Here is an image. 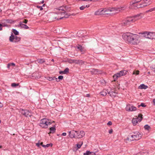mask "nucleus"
Returning a JSON list of instances; mask_svg holds the SVG:
<instances>
[{"mask_svg": "<svg viewBox=\"0 0 155 155\" xmlns=\"http://www.w3.org/2000/svg\"><path fill=\"white\" fill-rule=\"evenodd\" d=\"M85 134L84 132L83 131H78V134L76 136L77 138H81L83 137Z\"/></svg>", "mask_w": 155, "mask_h": 155, "instance_id": "14", "label": "nucleus"}, {"mask_svg": "<svg viewBox=\"0 0 155 155\" xmlns=\"http://www.w3.org/2000/svg\"><path fill=\"white\" fill-rule=\"evenodd\" d=\"M144 128L145 130H149L150 128V127L148 125H146L144 126Z\"/></svg>", "mask_w": 155, "mask_h": 155, "instance_id": "33", "label": "nucleus"}, {"mask_svg": "<svg viewBox=\"0 0 155 155\" xmlns=\"http://www.w3.org/2000/svg\"><path fill=\"white\" fill-rule=\"evenodd\" d=\"M6 21L8 23H11L12 22V20H9L8 19H7L6 20Z\"/></svg>", "mask_w": 155, "mask_h": 155, "instance_id": "44", "label": "nucleus"}, {"mask_svg": "<svg viewBox=\"0 0 155 155\" xmlns=\"http://www.w3.org/2000/svg\"><path fill=\"white\" fill-rule=\"evenodd\" d=\"M91 155H96L95 153L94 152H91Z\"/></svg>", "mask_w": 155, "mask_h": 155, "instance_id": "54", "label": "nucleus"}, {"mask_svg": "<svg viewBox=\"0 0 155 155\" xmlns=\"http://www.w3.org/2000/svg\"><path fill=\"white\" fill-rule=\"evenodd\" d=\"M126 8V7L125 6L122 7L120 6L119 8H113L111 9L110 11V12L116 11L117 12H116L117 13L119 12L125 10Z\"/></svg>", "mask_w": 155, "mask_h": 155, "instance_id": "12", "label": "nucleus"}, {"mask_svg": "<svg viewBox=\"0 0 155 155\" xmlns=\"http://www.w3.org/2000/svg\"><path fill=\"white\" fill-rule=\"evenodd\" d=\"M153 11H154V10H153V8H150L149 10H148L146 11V12L147 13V12H152Z\"/></svg>", "mask_w": 155, "mask_h": 155, "instance_id": "42", "label": "nucleus"}, {"mask_svg": "<svg viewBox=\"0 0 155 155\" xmlns=\"http://www.w3.org/2000/svg\"><path fill=\"white\" fill-rule=\"evenodd\" d=\"M153 104H154V105H155V99H153Z\"/></svg>", "mask_w": 155, "mask_h": 155, "instance_id": "60", "label": "nucleus"}, {"mask_svg": "<svg viewBox=\"0 0 155 155\" xmlns=\"http://www.w3.org/2000/svg\"><path fill=\"white\" fill-rule=\"evenodd\" d=\"M143 1H145L146 2H148L150 1H151L150 0H143Z\"/></svg>", "mask_w": 155, "mask_h": 155, "instance_id": "59", "label": "nucleus"}, {"mask_svg": "<svg viewBox=\"0 0 155 155\" xmlns=\"http://www.w3.org/2000/svg\"><path fill=\"white\" fill-rule=\"evenodd\" d=\"M148 88V86L147 85H144L143 84H141L139 87V88L140 89H145Z\"/></svg>", "mask_w": 155, "mask_h": 155, "instance_id": "21", "label": "nucleus"}, {"mask_svg": "<svg viewBox=\"0 0 155 155\" xmlns=\"http://www.w3.org/2000/svg\"><path fill=\"white\" fill-rule=\"evenodd\" d=\"M122 37L125 41L133 45H137L140 42V37L138 35L127 33L124 34Z\"/></svg>", "mask_w": 155, "mask_h": 155, "instance_id": "1", "label": "nucleus"}, {"mask_svg": "<svg viewBox=\"0 0 155 155\" xmlns=\"http://www.w3.org/2000/svg\"><path fill=\"white\" fill-rule=\"evenodd\" d=\"M82 62V61L80 60H78V61L77 62V61L76 60H74L73 59H69L68 60V62L71 64H72L74 63H79L80 62Z\"/></svg>", "mask_w": 155, "mask_h": 155, "instance_id": "18", "label": "nucleus"}, {"mask_svg": "<svg viewBox=\"0 0 155 155\" xmlns=\"http://www.w3.org/2000/svg\"><path fill=\"white\" fill-rule=\"evenodd\" d=\"M107 92H108L106 90H104L100 92V94L101 95L103 96H106L107 94Z\"/></svg>", "mask_w": 155, "mask_h": 155, "instance_id": "25", "label": "nucleus"}, {"mask_svg": "<svg viewBox=\"0 0 155 155\" xmlns=\"http://www.w3.org/2000/svg\"><path fill=\"white\" fill-rule=\"evenodd\" d=\"M78 144H80V145H81H81L83 144V142L81 141V142H79V143Z\"/></svg>", "mask_w": 155, "mask_h": 155, "instance_id": "56", "label": "nucleus"}, {"mask_svg": "<svg viewBox=\"0 0 155 155\" xmlns=\"http://www.w3.org/2000/svg\"><path fill=\"white\" fill-rule=\"evenodd\" d=\"M154 11H155V7L153 8Z\"/></svg>", "mask_w": 155, "mask_h": 155, "instance_id": "64", "label": "nucleus"}, {"mask_svg": "<svg viewBox=\"0 0 155 155\" xmlns=\"http://www.w3.org/2000/svg\"><path fill=\"white\" fill-rule=\"evenodd\" d=\"M77 48L78 49H79L82 54H84V52L86 50L84 48L80 45H79L77 47Z\"/></svg>", "mask_w": 155, "mask_h": 155, "instance_id": "17", "label": "nucleus"}, {"mask_svg": "<svg viewBox=\"0 0 155 155\" xmlns=\"http://www.w3.org/2000/svg\"><path fill=\"white\" fill-rule=\"evenodd\" d=\"M28 22V20L27 19H24L23 20V21H21V22L22 23V24L23 23H25V24H27Z\"/></svg>", "mask_w": 155, "mask_h": 155, "instance_id": "41", "label": "nucleus"}, {"mask_svg": "<svg viewBox=\"0 0 155 155\" xmlns=\"http://www.w3.org/2000/svg\"><path fill=\"white\" fill-rule=\"evenodd\" d=\"M50 133H49L48 134H50V133L53 134L55 132V130H56V129L55 128V127H51L50 129Z\"/></svg>", "mask_w": 155, "mask_h": 155, "instance_id": "23", "label": "nucleus"}, {"mask_svg": "<svg viewBox=\"0 0 155 155\" xmlns=\"http://www.w3.org/2000/svg\"><path fill=\"white\" fill-rule=\"evenodd\" d=\"M85 8V5H82L81 7H80V9L81 10H83Z\"/></svg>", "mask_w": 155, "mask_h": 155, "instance_id": "43", "label": "nucleus"}, {"mask_svg": "<svg viewBox=\"0 0 155 155\" xmlns=\"http://www.w3.org/2000/svg\"><path fill=\"white\" fill-rule=\"evenodd\" d=\"M15 36L13 35L12 33L11 36L10 37L9 40L10 42H14V40H15Z\"/></svg>", "mask_w": 155, "mask_h": 155, "instance_id": "22", "label": "nucleus"}, {"mask_svg": "<svg viewBox=\"0 0 155 155\" xmlns=\"http://www.w3.org/2000/svg\"><path fill=\"white\" fill-rule=\"evenodd\" d=\"M3 105L0 102V108L1 107H2Z\"/></svg>", "mask_w": 155, "mask_h": 155, "instance_id": "58", "label": "nucleus"}, {"mask_svg": "<svg viewBox=\"0 0 155 155\" xmlns=\"http://www.w3.org/2000/svg\"><path fill=\"white\" fill-rule=\"evenodd\" d=\"M15 65V64L14 63H9L7 65V68L9 69L10 68V66H13L14 67Z\"/></svg>", "mask_w": 155, "mask_h": 155, "instance_id": "27", "label": "nucleus"}, {"mask_svg": "<svg viewBox=\"0 0 155 155\" xmlns=\"http://www.w3.org/2000/svg\"><path fill=\"white\" fill-rule=\"evenodd\" d=\"M18 85H19L18 84H16L15 83H13L11 84V86L13 87L17 86H18Z\"/></svg>", "mask_w": 155, "mask_h": 155, "instance_id": "39", "label": "nucleus"}, {"mask_svg": "<svg viewBox=\"0 0 155 155\" xmlns=\"http://www.w3.org/2000/svg\"><path fill=\"white\" fill-rule=\"evenodd\" d=\"M69 133L68 136L69 137L71 138H77L76 136L78 134V131H75L74 130H72L71 131H68Z\"/></svg>", "mask_w": 155, "mask_h": 155, "instance_id": "11", "label": "nucleus"}, {"mask_svg": "<svg viewBox=\"0 0 155 155\" xmlns=\"http://www.w3.org/2000/svg\"><path fill=\"white\" fill-rule=\"evenodd\" d=\"M69 72V69L68 68H66L63 71L64 74H66Z\"/></svg>", "mask_w": 155, "mask_h": 155, "instance_id": "37", "label": "nucleus"}, {"mask_svg": "<svg viewBox=\"0 0 155 155\" xmlns=\"http://www.w3.org/2000/svg\"><path fill=\"white\" fill-rule=\"evenodd\" d=\"M91 152L89 151H87L86 153H84V155H91Z\"/></svg>", "mask_w": 155, "mask_h": 155, "instance_id": "35", "label": "nucleus"}, {"mask_svg": "<svg viewBox=\"0 0 155 155\" xmlns=\"http://www.w3.org/2000/svg\"><path fill=\"white\" fill-rule=\"evenodd\" d=\"M20 38L19 37L15 36L14 42H17L19 41L20 40Z\"/></svg>", "mask_w": 155, "mask_h": 155, "instance_id": "28", "label": "nucleus"}, {"mask_svg": "<svg viewBox=\"0 0 155 155\" xmlns=\"http://www.w3.org/2000/svg\"><path fill=\"white\" fill-rule=\"evenodd\" d=\"M3 26V25L2 24H0V31H1L2 30V27ZM3 26H8V25H3Z\"/></svg>", "mask_w": 155, "mask_h": 155, "instance_id": "40", "label": "nucleus"}, {"mask_svg": "<svg viewBox=\"0 0 155 155\" xmlns=\"http://www.w3.org/2000/svg\"><path fill=\"white\" fill-rule=\"evenodd\" d=\"M18 27H20L21 28H24L25 29H28L29 28V27L26 25L22 24L21 21L19 22V24L18 25Z\"/></svg>", "mask_w": 155, "mask_h": 155, "instance_id": "19", "label": "nucleus"}, {"mask_svg": "<svg viewBox=\"0 0 155 155\" xmlns=\"http://www.w3.org/2000/svg\"><path fill=\"white\" fill-rule=\"evenodd\" d=\"M141 106H142L143 107H145L146 106V105L144 104L143 103H141L140 104Z\"/></svg>", "mask_w": 155, "mask_h": 155, "instance_id": "47", "label": "nucleus"}, {"mask_svg": "<svg viewBox=\"0 0 155 155\" xmlns=\"http://www.w3.org/2000/svg\"><path fill=\"white\" fill-rule=\"evenodd\" d=\"M69 15H68V14H67V13H66L64 16L62 17H60L59 18H58L57 19V20L61 19H62L63 18H67L68 17V16H69Z\"/></svg>", "mask_w": 155, "mask_h": 155, "instance_id": "29", "label": "nucleus"}, {"mask_svg": "<svg viewBox=\"0 0 155 155\" xmlns=\"http://www.w3.org/2000/svg\"><path fill=\"white\" fill-rule=\"evenodd\" d=\"M122 76V75L120 73V71L117 73V74H114L113 77L114 79V81H115L118 78Z\"/></svg>", "mask_w": 155, "mask_h": 155, "instance_id": "16", "label": "nucleus"}, {"mask_svg": "<svg viewBox=\"0 0 155 155\" xmlns=\"http://www.w3.org/2000/svg\"><path fill=\"white\" fill-rule=\"evenodd\" d=\"M59 73H60V74H63V73H63V71H60L59 72Z\"/></svg>", "mask_w": 155, "mask_h": 155, "instance_id": "57", "label": "nucleus"}, {"mask_svg": "<svg viewBox=\"0 0 155 155\" xmlns=\"http://www.w3.org/2000/svg\"><path fill=\"white\" fill-rule=\"evenodd\" d=\"M151 3L152 2L150 1L148 2H146L145 1H143L140 4L134 5V7H137V8H143L150 5Z\"/></svg>", "mask_w": 155, "mask_h": 155, "instance_id": "6", "label": "nucleus"}, {"mask_svg": "<svg viewBox=\"0 0 155 155\" xmlns=\"http://www.w3.org/2000/svg\"><path fill=\"white\" fill-rule=\"evenodd\" d=\"M52 123L48 119L46 118H43L40 121V126L43 128H47L48 125H50Z\"/></svg>", "mask_w": 155, "mask_h": 155, "instance_id": "4", "label": "nucleus"}, {"mask_svg": "<svg viewBox=\"0 0 155 155\" xmlns=\"http://www.w3.org/2000/svg\"><path fill=\"white\" fill-rule=\"evenodd\" d=\"M112 123L110 121H109L107 123V125H112Z\"/></svg>", "mask_w": 155, "mask_h": 155, "instance_id": "48", "label": "nucleus"}, {"mask_svg": "<svg viewBox=\"0 0 155 155\" xmlns=\"http://www.w3.org/2000/svg\"><path fill=\"white\" fill-rule=\"evenodd\" d=\"M142 34L146 38L155 39V32L145 31Z\"/></svg>", "mask_w": 155, "mask_h": 155, "instance_id": "5", "label": "nucleus"}, {"mask_svg": "<svg viewBox=\"0 0 155 155\" xmlns=\"http://www.w3.org/2000/svg\"><path fill=\"white\" fill-rule=\"evenodd\" d=\"M108 94L111 97H115L117 93L113 91H111V92H108Z\"/></svg>", "mask_w": 155, "mask_h": 155, "instance_id": "20", "label": "nucleus"}, {"mask_svg": "<svg viewBox=\"0 0 155 155\" xmlns=\"http://www.w3.org/2000/svg\"><path fill=\"white\" fill-rule=\"evenodd\" d=\"M127 71L125 70H123L120 71V73L122 76L125 75L127 74Z\"/></svg>", "mask_w": 155, "mask_h": 155, "instance_id": "26", "label": "nucleus"}, {"mask_svg": "<svg viewBox=\"0 0 155 155\" xmlns=\"http://www.w3.org/2000/svg\"><path fill=\"white\" fill-rule=\"evenodd\" d=\"M20 112L21 113L26 117H31L32 115L31 112L27 110L20 109Z\"/></svg>", "mask_w": 155, "mask_h": 155, "instance_id": "9", "label": "nucleus"}, {"mask_svg": "<svg viewBox=\"0 0 155 155\" xmlns=\"http://www.w3.org/2000/svg\"><path fill=\"white\" fill-rule=\"evenodd\" d=\"M142 0H133L134 2H130V4L131 5H133L134 6V5H136V3H137L139 2L140 1H141Z\"/></svg>", "mask_w": 155, "mask_h": 155, "instance_id": "24", "label": "nucleus"}, {"mask_svg": "<svg viewBox=\"0 0 155 155\" xmlns=\"http://www.w3.org/2000/svg\"><path fill=\"white\" fill-rule=\"evenodd\" d=\"M40 145H41L42 146V145H44L43 144V142H41V143H40Z\"/></svg>", "mask_w": 155, "mask_h": 155, "instance_id": "62", "label": "nucleus"}, {"mask_svg": "<svg viewBox=\"0 0 155 155\" xmlns=\"http://www.w3.org/2000/svg\"><path fill=\"white\" fill-rule=\"evenodd\" d=\"M77 146L78 147V148H80L81 147V145L77 144Z\"/></svg>", "mask_w": 155, "mask_h": 155, "instance_id": "52", "label": "nucleus"}, {"mask_svg": "<svg viewBox=\"0 0 155 155\" xmlns=\"http://www.w3.org/2000/svg\"><path fill=\"white\" fill-rule=\"evenodd\" d=\"M50 144L51 145V146H52V144L51 143V144H47L46 145H43L42 147L45 148L46 147H48L50 146Z\"/></svg>", "mask_w": 155, "mask_h": 155, "instance_id": "38", "label": "nucleus"}, {"mask_svg": "<svg viewBox=\"0 0 155 155\" xmlns=\"http://www.w3.org/2000/svg\"><path fill=\"white\" fill-rule=\"evenodd\" d=\"M143 115L141 114H139L138 117L136 118H133L132 120V122L134 125L135 126L137 124L138 122H140L142 119Z\"/></svg>", "mask_w": 155, "mask_h": 155, "instance_id": "8", "label": "nucleus"}, {"mask_svg": "<svg viewBox=\"0 0 155 155\" xmlns=\"http://www.w3.org/2000/svg\"><path fill=\"white\" fill-rule=\"evenodd\" d=\"M126 110L128 111H133L136 110L137 108L132 104H128L127 105Z\"/></svg>", "mask_w": 155, "mask_h": 155, "instance_id": "10", "label": "nucleus"}, {"mask_svg": "<svg viewBox=\"0 0 155 155\" xmlns=\"http://www.w3.org/2000/svg\"><path fill=\"white\" fill-rule=\"evenodd\" d=\"M150 68L152 69H153V71L155 72V67H151Z\"/></svg>", "mask_w": 155, "mask_h": 155, "instance_id": "50", "label": "nucleus"}, {"mask_svg": "<svg viewBox=\"0 0 155 155\" xmlns=\"http://www.w3.org/2000/svg\"><path fill=\"white\" fill-rule=\"evenodd\" d=\"M12 31L15 35H18L19 34L18 32L15 29H13Z\"/></svg>", "mask_w": 155, "mask_h": 155, "instance_id": "30", "label": "nucleus"}, {"mask_svg": "<svg viewBox=\"0 0 155 155\" xmlns=\"http://www.w3.org/2000/svg\"><path fill=\"white\" fill-rule=\"evenodd\" d=\"M36 146L38 147H39L40 145V143H36Z\"/></svg>", "mask_w": 155, "mask_h": 155, "instance_id": "53", "label": "nucleus"}, {"mask_svg": "<svg viewBox=\"0 0 155 155\" xmlns=\"http://www.w3.org/2000/svg\"><path fill=\"white\" fill-rule=\"evenodd\" d=\"M63 76L62 75H60L58 76V79L59 80H62L63 79Z\"/></svg>", "mask_w": 155, "mask_h": 155, "instance_id": "46", "label": "nucleus"}, {"mask_svg": "<svg viewBox=\"0 0 155 155\" xmlns=\"http://www.w3.org/2000/svg\"><path fill=\"white\" fill-rule=\"evenodd\" d=\"M89 7V5H85V8L86 7H87V8H88Z\"/></svg>", "mask_w": 155, "mask_h": 155, "instance_id": "61", "label": "nucleus"}, {"mask_svg": "<svg viewBox=\"0 0 155 155\" xmlns=\"http://www.w3.org/2000/svg\"><path fill=\"white\" fill-rule=\"evenodd\" d=\"M65 11H69L70 10V9L68 7V8H66V9H64Z\"/></svg>", "mask_w": 155, "mask_h": 155, "instance_id": "49", "label": "nucleus"}, {"mask_svg": "<svg viewBox=\"0 0 155 155\" xmlns=\"http://www.w3.org/2000/svg\"><path fill=\"white\" fill-rule=\"evenodd\" d=\"M106 11V10L104 9L101 10L99 9L95 12L94 14L95 15H101L104 14H107V13H105ZM107 14H108V13H107Z\"/></svg>", "mask_w": 155, "mask_h": 155, "instance_id": "13", "label": "nucleus"}, {"mask_svg": "<svg viewBox=\"0 0 155 155\" xmlns=\"http://www.w3.org/2000/svg\"><path fill=\"white\" fill-rule=\"evenodd\" d=\"M139 71L138 70L136 71L135 70L134 71L133 74H136V75H137L139 74Z\"/></svg>", "mask_w": 155, "mask_h": 155, "instance_id": "34", "label": "nucleus"}, {"mask_svg": "<svg viewBox=\"0 0 155 155\" xmlns=\"http://www.w3.org/2000/svg\"><path fill=\"white\" fill-rule=\"evenodd\" d=\"M38 61L39 63L41 64L43 63L45 61L43 59H39L38 60Z\"/></svg>", "mask_w": 155, "mask_h": 155, "instance_id": "36", "label": "nucleus"}, {"mask_svg": "<svg viewBox=\"0 0 155 155\" xmlns=\"http://www.w3.org/2000/svg\"><path fill=\"white\" fill-rule=\"evenodd\" d=\"M48 80L49 81H51L52 80H54L55 79L57 80V78L54 77L53 78H52L51 77H49L48 78Z\"/></svg>", "mask_w": 155, "mask_h": 155, "instance_id": "31", "label": "nucleus"}, {"mask_svg": "<svg viewBox=\"0 0 155 155\" xmlns=\"http://www.w3.org/2000/svg\"><path fill=\"white\" fill-rule=\"evenodd\" d=\"M38 74L37 73H35L32 74V78H38L37 75Z\"/></svg>", "mask_w": 155, "mask_h": 155, "instance_id": "32", "label": "nucleus"}, {"mask_svg": "<svg viewBox=\"0 0 155 155\" xmlns=\"http://www.w3.org/2000/svg\"><path fill=\"white\" fill-rule=\"evenodd\" d=\"M142 135V134L141 133L138 132H136L132 133L130 136H129V137L126 139V140L130 141L138 140L141 138Z\"/></svg>", "mask_w": 155, "mask_h": 155, "instance_id": "3", "label": "nucleus"}, {"mask_svg": "<svg viewBox=\"0 0 155 155\" xmlns=\"http://www.w3.org/2000/svg\"><path fill=\"white\" fill-rule=\"evenodd\" d=\"M140 15H137L134 17L128 18L121 23L123 26H126L129 25L131 22H134L137 20L140 19L141 18Z\"/></svg>", "mask_w": 155, "mask_h": 155, "instance_id": "2", "label": "nucleus"}, {"mask_svg": "<svg viewBox=\"0 0 155 155\" xmlns=\"http://www.w3.org/2000/svg\"><path fill=\"white\" fill-rule=\"evenodd\" d=\"M113 132V130L111 129L109 130V133L110 134H111Z\"/></svg>", "mask_w": 155, "mask_h": 155, "instance_id": "51", "label": "nucleus"}, {"mask_svg": "<svg viewBox=\"0 0 155 155\" xmlns=\"http://www.w3.org/2000/svg\"><path fill=\"white\" fill-rule=\"evenodd\" d=\"M37 8H40V10L41 11L43 9V8L42 7V6H41L38 5L37 6Z\"/></svg>", "mask_w": 155, "mask_h": 155, "instance_id": "45", "label": "nucleus"}, {"mask_svg": "<svg viewBox=\"0 0 155 155\" xmlns=\"http://www.w3.org/2000/svg\"><path fill=\"white\" fill-rule=\"evenodd\" d=\"M90 72L92 74H96L97 73L101 74L102 72V71H99L97 69H92Z\"/></svg>", "mask_w": 155, "mask_h": 155, "instance_id": "15", "label": "nucleus"}, {"mask_svg": "<svg viewBox=\"0 0 155 155\" xmlns=\"http://www.w3.org/2000/svg\"><path fill=\"white\" fill-rule=\"evenodd\" d=\"M44 2V0H42L41 2V3H43Z\"/></svg>", "mask_w": 155, "mask_h": 155, "instance_id": "63", "label": "nucleus"}, {"mask_svg": "<svg viewBox=\"0 0 155 155\" xmlns=\"http://www.w3.org/2000/svg\"><path fill=\"white\" fill-rule=\"evenodd\" d=\"M66 8H68V7L67 6L60 7L56 9L57 11L55 13L58 15L60 14L61 15H64L66 12L64 9H66Z\"/></svg>", "mask_w": 155, "mask_h": 155, "instance_id": "7", "label": "nucleus"}, {"mask_svg": "<svg viewBox=\"0 0 155 155\" xmlns=\"http://www.w3.org/2000/svg\"><path fill=\"white\" fill-rule=\"evenodd\" d=\"M66 135V133H63L62 134V135L63 136H65Z\"/></svg>", "mask_w": 155, "mask_h": 155, "instance_id": "55", "label": "nucleus"}]
</instances>
